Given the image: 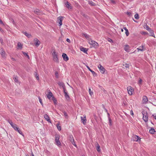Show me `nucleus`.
Here are the masks:
<instances>
[{"label": "nucleus", "mask_w": 156, "mask_h": 156, "mask_svg": "<svg viewBox=\"0 0 156 156\" xmlns=\"http://www.w3.org/2000/svg\"><path fill=\"white\" fill-rule=\"evenodd\" d=\"M88 43L95 48H97L98 46V44L96 42L92 40H89Z\"/></svg>", "instance_id": "f257e3e1"}, {"label": "nucleus", "mask_w": 156, "mask_h": 156, "mask_svg": "<svg viewBox=\"0 0 156 156\" xmlns=\"http://www.w3.org/2000/svg\"><path fill=\"white\" fill-rule=\"evenodd\" d=\"M52 55H53V60L54 61L58 62V59L57 57V55L56 52L54 50L52 53Z\"/></svg>", "instance_id": "f03ea898"}, {"label": "nucleus", "mask_w": 156, "mask_h": 156, "mask_svg": "<svg viewBox=\"0 0 156 156\" xmlns=\"http://www.w3.org/2000/svg\"><path fill=\"white\" fill-rule=\"evenodd\" d=\"M59 136L58 135H55V144L59 146L61 145V143L60 141L59 140Z\"/></svg>", "instance_id": "7ed1b4c3"}, {"label": "nucleus", "mask_w": 156, "mask_h": 156, "mask_svg": "<svg viewBox=\"0 0 156 156\" xmlns=\"http://www.w3.org/2000/svg\"><path fill=\"white\" fill-rule=\"evenodd\" d=\"M143 115V120L145 122H147L148 121V116L147 113V112H142Z\"/></svg>", "instance_id": "20e7f679"}, {"label": "nucleus", "mask_w": 156, "mask_h": 156, "mask_svg": "<svg viewBox=\"0 0 156 156\" xmlns=\"http://www.w3.org/2000/svg\"><path fill=\"white\" fill-rule=\"evenodd\" d=\"M98 67L100 72L102 74L104 73L105 69L100 64H99Z\"/></svg>", "instance_id": "39448f33"}, {"label": "nucleus", "mask_w": 156, "mask_h": 156, "mask_svg": "<svg viewBox=\"0 0 156 156\" xmlns=\"http://www.w3.org/2000/svg\"><path fill=\"white\" fill-rule=\"evenodd\" d=\"M141 138L136 135H134L133 136V140L134 141L138 142L140 141Z\"/></svg>", "instance_id": "423d86ee"}, {"label": "nucleus", "mask_w": 156, "mask_h": 156, "mask_svg": "<svg viewBox=\"0 0 156 156\" xmlns=\"http://www.w3.org/2000/svg\"><path fill=\"white\" fill-rule=\"evenodd\" d=\"M69 140L76 147V144L75 142H74V140L73 139V136H70L69 137Z\"/></svg>", "instance_id": "0eeeda50"}, {"label": "nucleus", "mask_w": 156, "mask_h": 156, "mask_svg": "<svg viewBox=\"0 0 156 156\" xmlns=\"http://www.w3.org/2000/svg\"><path fill=\"white\" fill-rule=\"evenodd\" d=\"M80 118L82 122L83 123V124H86L87 123V120L86 116H84V117L81 116Z\"/></svg>", "instance_id": "6e6552de"}, {"label": "nucleus", "mask_w": 156, "mask_h": 156, "mask_svg": "<svg viewBox=\"0 0 156 156\" xmlns=\"http://www.w3.org/2000/svg\"><path fill=\"white\" fill-rule=\"evenodd\" d=\"M35 42V45L37 46H38L40 44V42L37 38H35L34 39Z\"/></svg>", "instance_id": "1a4fd4ad"}, {"label": "nucleus", "mask_w": 156, "mask_h": 156, "mask_svg": "<svg viewBox=\"0 0 156 156\" xmlns=\"http://www.w3.org/2000/svg\"><path fill=\"white\" fill-rule=\"evenodd\" d=\"M63 17L62 16H60L58 18V21L60 24V26H61L62 24V22L63 20Z\"/></svg>", "instance_id": "9d476101"}, {"label": "nucleus", "mask_w": 156, "mask_h": 156, "mask_svg": "<svg viewBox=\"0 0 156 156\" xmlns=\"http://www.w3.org/2000/svg\"><path fill=\"white\" fill-rule=\"evenodd\" d=\"M62 57L64 60L67 61L69 60V58L67 55L65 53H63L62 55Z\"/></svg>", "instance_id": "9b49d317"}, {"label": "nucleus", "mask_w": 156, "mask_h": 156, "mask_svg": "<svg viewBox=\"0 0 156 156\" xmlns=\"http://www.w3.org/2000/svg\"><path fill=\"white\" fill-rule=\"evenodd\" d=\"M127 90H128V94L130 95H131L132 94V91H133V89H132V87H128L127 88Z\"/></svg>", "instance_id": "f8f14e48"}, {"label": "nucleus", "mask_w": 156, "mask_h": 156, "mask_svg": "<svg viewBox=\"0 0 156 156\" xmlns=\"http://www.w3.org/2000/svg\"><path fill=\"white\" fill-rule=\"evenodd\" d=\"M148 99L147 97L146 96H144L143 97L142 101L143 103H146L148 101Z\"/></svg>", "instance_id": "ddd939ff"}, {"label": "nucleus", "mask_w": 156, "mask_h": 156, "mask_svg": "<svg viewBox=\"0 0 156 156\" xmlns=\"http://www.w3.org/2000/svg\"><path fill=\"white\" fill-rule=\"evenodd\" d=\"M86 66L89 70L92 73L94 76H97V74L94 71L91 70L88 66Z\"/></svg>", "instance_id": "4468645a"}, {"label": "nucleus", "mask_w": 156, "mask_h": 156, "mask_svg": "<svg viewBox=\"0 0 156 156\" xmlns=\"http://www.w3.org/2000/svg\"><path fill=\"white\" fill-rule=\"evenodd\" d=\"M65 3L66 7L68 9H71L72 8V6L70 5V4L68 2L66 1Z\"/></svg>", "instance_id": "2eb2a0df"}, {"label": "nucleus", "mask_w": 156, "mask_h": 156, "mask_svg": "<svg viewBox=\"0 0 156 156\" xmlns=\"http://www.w3.org/2000/svg\"><path fill=\"white\" fill-rule=\"evenodd\" d=\"M58 85L59 86L62 87L63 88V90L64 89H66V87H65V84H64V83H63L62 82H59L58 83Z\"/></svg>", "instance_id": "dca6fc26"}, {"label": "nucleus", "mask_w": 156, "mask_h": 156, "mask_svg": "<svg viewBox=\"0 0 156 156\" xmlns=\"http://www.w3.org/2000/svg\"><path fill=\"white\" fill-rule=\"evenodd\" d=\"M64 93L65 94V98L67 99H69V97L68 95L67 92L66 91V89H64L63 90Z\"/></svg>", "instance_id": "f3484780"}, {"label": "nucleus", "mask_w": 156, "mask_h": 156, "mask_svg": "<svg viewBox=\"0 0 156 156\" xmlns=\"http://www.w3.org/2000/svg\"><path fill=\"white\" fill-rule=\"evenodd\" d=\"M44 117L45 119L48 122H51L49 117L47 114H45L44 115Z\"/></svg>", "instance_id": "a211bd4d"}, {"label": "nucleus", "mask_w": 156, "mask_h": 156, "mask_svg": "<svg viewBox=\"0 0 156 156\" xmlns=\"http://www.w3.org/2000/svg\"><path fill=\"white\" fill-rule=\"evenodd\" d=\"M81 51H83L84 53L87 54V52L88 51V49L83 47H82L80 48Z\"/></svg>", "instance_id": "6ab92c4d"}, {"label": "nucleus", "mask_w": 156, "mask_h": 156, "mask_svg": "<svg viewBox=\"0 0 156 156\" xmlns=\"http://www.w3.org/2000/svg\"><path fill=\"white\" fill-rule=\"evenodd\" d=\"M129 45H125V48H124V49L126 51L129 52Z\"/></svg>", "instance_id": "aec40b11"}, {"label": "nucleus", "mask_w": 156, "mask_h": 156, "mask_svg": "<svg viewBox=\"0 0 156 156\" xmlns=\"http://www.w3.org/2000/svg\"><path fill=\"white\" fill-rule=\"evenodd\" d=\"M53 96L51 92H50L47 95V98L49 99H50V98Z\"/></svg>", "instance_id": "412c9836"}, {"label": "nucleus", "mask_w": 156, "mask_h": 156, "mask_svg": "<svg viewBox=\"0 0 156 156\" xmlns=\"http://www.w3.org/2000/svg\"><path fill=\"white\" fill-rule=\"evenodd\" d=\"M12 127L16 131L18 129V128H19L18 127H17V126L15 124H13L12 125Z\"/></svg>", "instance_id": "4be33fe9"}, {"label": "nucleus", "mask_w": 156, "mask_h": 156, "mask_svg": "<svg viewBox=\"0 0 156 156\" xmlns=\"http://www.w3.org/2000/svg\"><path fill=\"white\" fill-rule=\"evenodd\" d=\"M155 132V131L153 128H151V129L149 130V133L152 134H154Z\"/></svg>", "instance_id": "5701e85b"}, {"label": "nucleus", "mask_w": 156, "mask_h": 156, "mask_svg": "<svg viewBox=\"0 0 156 156\" xmlns=\"http://www.w3.org/2000/svg\"><path fill=\"white\" fill-rule=\"evenodd\" d=\"M88 3L91 6H95L96 5L95 4L91 1H88Z\"/></svg>", "instance_id": "b1692460"}, {"label": "nucleus", "mask_w": 156, "mask_h": 156, "mask_svg": "<svg viewBox=\"0 0 156 156\" xmlns=\"http://www.w3.org/2000/svg\"><path fill=\"white\" fill-rule=\"evenodd\" d=\"M143 48L144 47L143 46H140L139 47V48H137L138 51H143Z\"/></svg>", "instance_id": "393cba45"}, {"label": "nucleus", "mask_w": 156, "mask_h": 156, "mask_svg": "<svg viewBox=\"0 0 156 156\" xmlns=\"http://www.w3.org/2000/svg\"><path fill=\"white\" fill-rule=\"evenodd\" d=\"M5 52L3 49H2L0 53L2 57H4L5 55Z\"/></svg>", "instance_id": "a878e982"}, {"label": "nucleus", "mask_w": 156, "mask_h": 156, "mask_svg": "<svg viewBox=\"0 0 156 156\" xmlns=\"http://www.w3.org/2000/svg\"><path fill=\"white\" fill-rule=\"evenodd\" d=\"M13 79L14 80V81L16 82V83H18V77L17 76H14V77H13Z\"/></svg>", "instance_id": "bb28decb"}, {"label": "nucleus", "mask_w": 156, "mask_h": 156, "mask_svg": "<svg viewBox=\"0 0 156 156\" xmlns=\"http://www.w3.org/2000/svg\"><path fill=\"white\" fill-rule=\"evenodd\" d=\"M24 34L28 38L30 37L31 36L30 34L27 33V32H24Z\"/></svg>", "instance_id": "cd10ccee"}, {"label": "nucleus", "mask_w": 156, "mask_h": 156, "mask_svg": "<svg viewBox=\"0 0 156 156\" xmlns=\"http://www.w3.org/2000/svg\"><path fill=\"white\" fill-rule=\"evenodd\" d=\"M35 76L37 80H39V75L35 72Z\"/></svg>", "instance_id": "c85d7f7f"}, {"label": "nucleus", "mask_w": 156, "mask_h": 156, "mask_svg": "<svg viewBox=\"0 0 156 156\" xmlns=\"http://www.w3.org/2000/svg\"><path fill=\"white\" fill-rule=\"evenodd\" d=\"M149 31H150V32L151 33V34L150 36L154 37V33L153 31L151 29Z\"/></svg>", "instance_id": "c756f323"}, {"label": "nucleus", "mask_w": 156, "mask_h": 156, "mask_svg": "<svg viewBox=\"0 0 156 156\" xmlns=\"http://www.w3.org/2000/svg\"><path fill=\"white\" fill-rule=\"evenodd\" d=\"M96 149L98 152L100 151V147L98 144H97V146Z\"/></svg>", "instance_id": "7c9ffc66"}, {"label": "nucleus", "mask_w": 156, "mask_h": 156, "mask_svg": "<svg viewBox=\"0 0 156 156\" xmlns=\"http://www.w3.org/2000/svg\"><path fill=\"white\" fill-rule=\"evenodd\" d=\"M134 17L136 19H138L139 18V15L138 14L136 13L134 15Z\"/></svg>", "instance_id": "2f4dec72"}, {"label": "nucleus", "mask_w": 156, "mask_h": 156, "mask_svg": "<svg viewBox=\"0 0 156 156\" xmlns=\"http://www.w3.org/2000/svg\"><path fill=\"white\" fill-rule=\"evenodd\" d=\"M141 34L143 35H147L148 34V33L147 32H146L144 31H142L141 32Z\"/></svg>", "instance_id": "473e14b6"}, {"label": "nucleus", "mask_w": 156, "mask_h": 156, "mask_svg": "<svg viewBox=\"0 0 156 156\" xmlns=\"http://www.w3.org/2000/svg\"><path fill=\"white\" fill-rule=\"evenodd\" d=\"M57 127L58 130L60 131L61 129V127L60 126L59 124H58L57 125Z\"/></svg>", "instance_id": "72a5a7b5"}, {"label": "nucleus", "mask_w": 156, "mask_h": 156, "mask_svg": "<svg viewBox=\"0 0 156 156\" xmlns=\"http://www.w3.org/2000/svg\"><path fill=\"white\" fill-rule=\"evenodd\" d=\"M7 121L10 124L11 126L14 124L13 123L12 121L11 120H8Z\"/></svg>", "instance_id": "f704fd0d"}, {"label": "nucleus", "mask_w": 156, "mask_h": 156, "mask_svg": "<svg viewBox=\"0 0 156 156\" xmlns=\"http://www.w3.org/2000/svg\"><path fill=\"white\" fill-rule=\"evenodd\" d=\"M17 46L18 47L21 48V49L22 48V44L20 42L18 43Z\"/></svg>", "instance_id": "c9c22d12"}, {"label": "nucleus", "mask_w": 156, "mask_h": 156, "mask_svg": "<svg viewBox=\"0 0 156 156\" xmlns=\"http://www.w3.org/2000/svg\"><path fill=\"white\" fill-rule=\"evenodd\" d=\"M125 34L127 36H128L129 35V32L128 31V30H125Z\"/></svg>", "instance_id": "e433bc0d"}, {"label": "nucleus", "mask_w": 156, "mask_h": 156, "mask_svg": "<svg viewBox=\"0 0 156 156\" xmlns=\"http://www.w3.org/2000/svg\"><path fill=\"white\" fill-rule=\"evenodd\" d=\"M89 92L91 96L93 94V92L92 91L90 88L89 89Z\"/></svg>", "instance_id": "4c0bfd02"}, {"label": "nucleus", "mask_w": 156, "mask_h": 156, "mask_svg": "<svg viewBox=\"0 0 156 156\" xmlns=\"http://www.w3.org/2000/svg\"><path fill=\"white\" fill-rule=\"evenodd\" d=\"M99 88H101V89L103 90V92L105 93H106V91L105 90L103 87H101V86H100V85L99 86Z\"/></svg>", "instance_id": "58836bf2"}, {"label": "nucleus", "mask_w": 156, "mask_h": 156, "mask_svg": "<svg viewBox=\"0 0 156 156\" xmlns=\"http://www.w3.org/2000/svg\"><path fill=\"white\" fill-rule=\"evenodd\" d=\"M55 77L57 78H58V73L57 71H55Z\"/></svg>", "instance_id": "ea45409f"}, {"label": "nucleus", "mask_w": 156, "mask_h": 156, "mask_svg": "<svg viewBox=\"0 0 156 156\" xmlns=\"http://www.w3.org/2000/svg\"><path fill=\"white\" fill-rule=\"evenodd\" d=\"M38 99H39V101L41 103V105H43V103L42 102V100L40 98V97H38Z\"/></svg>", "instance_id": "a19ab883"}, {"label": "nucleus", "mask_w": 156, "mask_h": 156, "mask_svg": "<svg viewBox=\"0 0 156 156\" xmlns=\"http://www.w3.org/2000/svg\"><path fill=\"white\" fill-rule=\"evenodd\" d=\"M123 66L126 68H129V64L125 63V64H123Z\"/></svg>", "instance_id": "79ce46f5"}, {"label": "nucleus", "mask_w": 156, "mask_h": 156, "mask_svg": "<svg viewBox=\"0 0 156 156\" xmlns=\"http://www.w3.org/2000/svg\"><path fill=\"white\" fill-rule=\"evenodd\" d=\"M16 131H17L20 134H22V132L21 131L20 129L19 128H18V129Z\"/></svg>", "instance_id": "37998d69"}, {"label": "nucleus", "mask_w": 156, "mask_h": 156, "mask_svg": "<svg viewBox=\"0 0 156 156\" xmlns=\"http://www.w3.org/2000/svg\"><path fill=\"white\" fill-rule=\"evenodd\" d=\"M16 131H17L20 134H22V132L21 131L20 129L19 128H18V129Z\"/></svg>", "instance_id": "c03bdc74"}, {"label": "nucleus", "mask_w": 156, "mask_h": 156, "mask_svg": "<svg viewBox=\"0 0 156 156\" xmlns=\"http://www.w3.org/2000/svg\"><path fill=\"white\" fill-rule=\"evenodd\" d=\"M39 11L38 9H36L34 10V12L35 13L38 14L39 12Z\"/></svg>", "instance_id": "a18cd8bd"}, {"label": "nucleus", "mask_w": 156, "mask_h": 156, "mask_svg": "<svg viewBox=\"0 0 156 156\" xmlns=\"http://www.w3.org/2000/svg\"><path fill=\"white\" fill-rule=\"evenodd\" d=\"M108 119H109V125L110 126H111L112 125V121L111 119V118H110V117H109Z\"/></svg>", "instance_id": "49530a36"}, {"label": "nucleus", "mask_w": 156, "mask_h": 156, "mask_svg": "<svg viewBox=\"0 0 156 156\" xmlns=\"http://www.w3.org/2000/svg\"><path fill=\"white\" fill-rule=\"evenodd\" d=\"M126 14L129 16H130L132 15L131 13L129 12H126Z\"/></svg>", "instance_id": "de8ad7c7"}, {"label": "nucleus", "mask_w": 156, "mask_h": 156, "mask_svg": "<svg viewBox=\"0 0 156 156\" xmlns=\"http://www.w3.org/2000/svg\"><path fill=\"white\" fill-rule=\"evenodd\" d=\"M64 114V116H65V117H68V115L67 114V113L65 112H63Z\"/></svg>", "instance_id": "09e8293b"}, {"label": "nucleus", "mask_w": 156, "mask_h": 156, "mask_svg": "<svg viewBox=\"0 0 156 156\" xmlns=\"http://www.w3.org/2000/svg\"><path fill=\"white\" fill-rule=\"evenodd\" d=\"M146 29L149 31L151 30V29L148 26H147L146 27Z\"/></svg>", "instance_id": "8fccbe9b"}, {"label": "nucleus", "mask_w": 156, "mask_h": 156, "mask_svg": "<svg viewBox=\"0 0 156 156\" xmlns=\"http://www.w3.org/2000/svg\"><path fill=\"white\" fill-rule=\"evenodd\" d=\"M142 80H141V79H140L139 80L138 83L139 84H141L142 83Z\"/></svg>", "instance_id": "3c124183"}, {"label": "nucleus", "mask_w": 156, "mask_h": 156, "mask_svg": "<svg viewBox=\"0 0 156 156\" xmlns=\"http://www.w3.org/2000/svg\"><path fill=\"white\" fill-rule=\"evenodd\" d=\"M84 36L87 38H88L89 37V35H87V34H84Z\"/></svg>", "instance_id": "603ef678"}, {"label": "nucleus", "mask_w": 156, "mask_h": 156, "mask_svg": "<svg viewBox=\"0 0 156 156\" xmlns=\"http://www.w3.org/2000/svg\"><path fill=\"white\" fill-rule=\"evenodd\" d=\"M22 53L23 54V55H25V56H27L28 55L25 52L23 51Z\"/></svg>", "instance_id": "864d4df0"}, {"label": "nucleus", "mask_w": 156, "mask_h": 156, "mask_svg": "<svg viewBox=\"0 0 156 156\" xmlns=\"http://www.w3.org/2000/svg\"><path fill=\"white\" fill-rule=\"evenodd\" d=\"M130 114L131 115H133V111L132 110H131L130 111Z\"/></svg>", "instance_id": "5fc2aeb1"}, {"label": "nucleus", "mask_w": 156, "mask_h": 156, "mask_svg": "<svg viewBox=\"0 0 156 156\" xmlns=\"http://www.w3.org/2000/svg\"><path fill=\"white\" fill-rule=\"evenodd\" d=\"M110 2L112 3H114V4L115 3V1H114V0H110Z\"/></svg>", "instance_id": "6e6d98bb"}, {"label": "nucleus", "mask_w": 156, "mask_h": 156, "mask_svg": "<svg viewBox=\"0 0 156 156\" xmlns=\"http://www.w3.org/2000/svg\"><path fill=\"white\" fill-rule=\"evenodd\" d=\"M66 41L69 43L70 42V40L69 38H67L66 40Z\"/></svg>", "instance_id": "4d7b16f0"}, {"label": "nucleus", "mask_w": 156, "mask_h": 156, "mask_svg": "<svg viewBox=\"0 0 156 156\" xmlns=\"http://www.w3.org/2000/svg\"><path fill=\"white\" fill-rule=\"evenodd\" d=\"M53 102H54V103L55 104V103H56V101H57V100H56V99H55H55L53 100Z\"/></svg>", "instance_id": "13d9d810"}, {"label": "nucleus", "mask_w": 156, "mask_h": 156, "mask_svg": "<svg viewBox=\"0 0 156 156\" xmlns=\"http://www.w3.org/2000/svg\"><path fill=\"white\" fill-rule=\"evenodd\" d=\"M0 23L1 24H2L3 25H4L2 21L0 19Z\"/></svg>", "instance_id": "bf43d9fd"}, {"label": "nucleus", "mask_w": 156, "mask_h": 156, "mask_svg": "<svg viewBox=\"0 0 156 156\" xmlns=\"http://www.w3.org/2000/svg\"><path fill=\"white\" fill-rule=\"evenodd\" d=\"M0 42H1V44H2L3 43V40L2 39H0Z\"/></svg>", "instance_id": "052dcab7"}, {"label": "nucleus", "mask_w": 156, "mask_h": 156, "mask_svg": "<svg viewBox=\"0 0 156 156\" xmlns=\"http://www.w3.org/2000/svg\"><path fill=\"white\" fill-rule=\"evenodd\" d=\"M55 99V97L52 96V97H51V99L53 101Z\"/></svg>", "instance_id": "680f3d73"}, {"label": "nucleus", "mask_w": 156, "mask_h": 156, "mask_svg": "<svg viewBox=\"0 0 156 156\" xmlns=\"http://www.w3.org/2000/svg\"><path fill=\"white\" fill-rule=\"evenodd\" d=\"M107 113L108 115V118H109V117L110 116V114L108 112H107Z\"/></svg>", "instance_id": "e2e57ef3"}, {"label": "nucleus", "mask_w": 156, "mask_h": 156, "mask_svg": "<svg viewBox=\"0 0 156 156\" xmlns=\"http://www.w3.org/2000/svg\"><path fill=\"white\" fill-rule=\"evenodd\" d=\"M123 29L125 30H128L126 27H124Z\"/></svg>", "instance_id": "0e129e2a"}, {"label": "nucleus", "mask_w": 156, "mask_h": 156, "mask_svg": "<svg viewBox=\"0 0 156 156\" xmlns=\"http://www.w3.org/2000/svg\"><path fill=\"white\" fill-rule=\"evenodd\" d=\"M102 106H103V108L105 109V108L104 105H102Z\"/></svg>", "instance_id": "69168bd1"}, {"label": "nucleus", "mask_w": 156, "mask_h": 156, "mask_svg": "<svg viewBox=\"0 0 156 156\" xmlns=\"http://www.w3.org/2000/svg\"><path fill=\"white\" fill-rule=\"evenodd\" d=\"M26 56L27 57V58L29 59H30V57H29V56L28 55H27Z\"/></svg>", "instance_id": "338daca9"}, {"label": "nucleus", "mask_w": 156, "mask_h": 156, "mask_svg": "<svg viewBox=\"0 0 156 156\" xmlns=\"http://www.w3.org/2000/svg\"><path fill=\"white\" fill-rule=\"evenodd\" d=\"M154 116V118L156 119V115L154 116Z\"/></svg>", "instance_id": "774afa93"}]
</instances>
